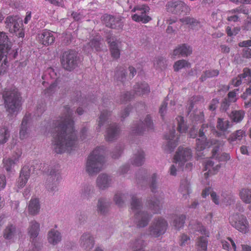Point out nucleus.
I'll return each mask as SVG.
<instances>
[{
  "mask_svg": "<svg viewBox=\"0 0 251 251\" xmlns=\"http://www.w3.org/2000/svg\"><path fill=\"white\" fill-rule=\"evenodd\" d=\"M231 226L240 232L246 233L249 231V224L245 216L239 214H233L229 217Z\"/></svg>",
  "mask_w": 251,
  "mask_h": 251,
  "instance_id": "9d476101",
  "label": "nucleus"
},
{
  "mask_svg": "<svg viewBox=\"0 0 251 251\" xmlns=\"http://www.w3.org/2000/svg\"><path fill=\"white\" fill-rule=\"evenodd\" d=\"M39 39L40 43L45 46H49L54 41V37L52 32L47 30H43L39 34Z\"/></svg>",
  "mask_w": 251,
  "mask_h": 251,
  "instance_id": "cd10ccee",
  "label": "nucleus"
},
{
  "mask_svg": "<svg viewBox=\"0 0 251 251\" xmlns=\"http://www.w3.org/2000/svg\"><path fill=\"white\" fill-rule=\"evenodd\" d=\"M10 135V131L6 126H3L0 129V144L5 143L9 139Z\"/></svg>",
  "mask_w": 251,
  "mask_h": 251,
  "instance_id": "c03bdc74",
  "label": "nucleus"
},
{
  "mask_svg": "<svg viewBox=\"0 0 251 251\" xmlns=\"http://www.w3.org/2000/svg\"><path fill=\"white\" fill-rule=\"evenodd\" d=\"M21 154V151L18 150L12 158H5L3 159V166L7 172L11 171L12 168L18 162Z\"/></svg>",
  "mask_w": 251,
  "mask_h": 251,
  "instance_id": "b1692460",
  "label": "nucleus"
},
{
  "mask_svg": "<svg viewBox=\"0 0 251 251\" xmlns=\"http://www.w3.org/2000/svg\"><path fill=\"white\" fill-rule=\"evenodd\" d=\"M192 156L191 149L183 147H179L176 152L174 160L175 163L181 162L184 164L189 160Z\"/></svg>",
  "mask_w": 251,
  "mask_h": 251,
  "instance_id": "dca6fc26",
  "label": "nucleus"
},
{
  "mask_svg": "<svg viewBox=\"0 0 251 251\" xmlns=\"http://www.w3.org/2000/svg\"><path fill=\"white\" fill-rule=\"evenodd\" d=\"M251 82V70L246 68L243 70V73L238 75L232 80V83L235 87L242 84H248Z\"/></svg>",
  "mask_w": 251,
  "mask_h": 251,
  "instance_id": "f3484780",
  "label": "nucleus"
},
{
  "mask_svg": "<svg viewBox=\"0 0 251 251\" xmlns=\"http://www.w3.org/2000/svg\"><path fill=\"white\" fill-rule=\"evenodd\" d=\"M6 27L11 33H15L18 37L23 38L25 34L23 29L22 19L17 16H8L6 18Z\"/></svg>",
  "mask_w": 251,
  "mask_h": 251,
  "instance_id": "6e6552de",
  "label": "nucleus"
},
{
  "mask_svg": "<svg viewBox=\"0 0 251 251\" xmlns=\"http://www.w3.org/2000/svg\"><path fill=\"white\" fill-rule=\"evenodd\" d=\"M227 13L229 15L227 18V20L229 22H236L240 19V17L238 16L239 14L243 13L247 15L249 12L248 9L246 8L245 6H240L229 10Z\"/></svg>",
  "mask_w": 251,
  "mask_h": 251,
  "instance_id": "4be33fe9",
  "label": "nucleus"
},
{
  "mask_svg": "<svg viewBox=\"0 0 251 251\" xmlns=\"http://www.w3.org/2000/svg\"><path fill=\"white\" fill-rule=\"evenodd\" d=\"M210 194L211 199L216 204H219V201L218 197L215 192L212 191V189L211 187L206 188L201 193V196L203 198H206L207 196Z\"/></svg>",
  "mask_w": 251,
  "mask_h": 251,
  "instance_id": "37998d69",
  "label": "nucleus"
},
{
  "mask_svg": "<svg viewBox=\"0 0 251 251\" xmlns=\"http://www.w3.org/2000/svg\"><path fill=\"white\" fill-rule=\"evenodd\" d=\"M230 102H231L229 101L227 98H225L221 103L220 107L221 110L223 111H226L230 105Z\"/></svg>",
  "mask_w": 251,
  "mask_h": 251,
  "instance_id": "338daca9",
  "label": "nucleus"
},
{
  "mask_svg": "<svg viewBox=\"0 0 251 251\" xmlns=\"http://www.w3.org/2000/svg\"><path fill=\"white\" fill-rule=\"evenodd\" d=\"M101 20L107 27L121 29L123 27V24L120 17H115L112 15L105 14L101 17Z\"/></svg>",
  "mask_w": 251,
  "mask_h": 251,
  "instance_id": "2eb2a0df",
  "label": "nucleus"
},
{
  "mask_svg": "<svg viewBox=\"0 0 251 251\" xmlns=\"http://www.w3.org/2000/svg\"><path fill=\"white\" fill-rule=\"evenodd\" d=\"M168 227V223L164 219L160 218L155 220L150 228V234L154 237H157L163 234Z\"/></svg>",
  "mask_w": 251,
  "mask_h": 251,
  "instance_id": "f8f14e48",
  "label": "nucleus"
},
{
  "mask_svg": "<svg viewBox=\"0 0 251 251\" xmlns=\"http://www.w3.org/2000/svg\"><path fill=\"white\" fill-rule=\"evenodd\" d=\"M219 146H215L212 151V158H215L219 162L220 161H226L230 159V155L229 154L226 153H223L220 155L218 153L219 151Z\"/></svg>",
  "mask_w": 251,
  "mask_h": 251,
  "instance_id": "f704fd0d",
  "label": "nucleus"
},
{
  "mask_svg": "<svg viewBox=\"0 0 251 251\" xmlns=\"http://www.w3.org/2000/svg\"><path fill=\"white\" fill-rule=\"evenodd\" d=\"M40 204L38 199H31L29 201L28 206V211L29 214L32 215H37L40 211Z\"/></svg>",
  "mask_w": 251,
  "mask_h": 251,
  "instance_id": "72a5a7b5",
  "label": "nucleus"
},
{
  "mask_svg": "<svg viewBox=\"0 0 251 251\" xmlns=\"http://www.w3.org/2000/svg\"><path fill=\"white\" fill-rule=\"evenodd\" d=\"M16 57H12L7 53H0V75L4 74L7 71L8 65V59H12Z\"/></svg>",
  "mask_w": 251,
  "mask_h": 251,
  "instance_id": "473e14b6",
  "label": "nucleus"
},
{
  "mask_svg": "<svg viewBox=\"0 0 251 251\" xmlns=\"http://www.w3.org/2000/svg\"><path fill=\"white\" fill-rule=\"evenodd\" d=\"M226 239L229 242H228L226 240H222L221 244L222 245L223 249L229 251L230 249V243L231 244L232 247L234 251H236V246L234 241L230 238L227 237Z\"/></svg>",
  "mask_w": 251,
  "mask_h": 251,
  "instance_id": "3c124183",
  "label": "nucleus"
},
{
  "mask_svg": "<svg viewBox=\"0 0 251 251\" xmlns=\"http://www.w3.org/2000/svg\"><path fill=\"white\" fill-rule=\"evenodd\" d=\"M245 135V132L242 130H237L235 132L231 133L227 138V141L229 143L232 144L236 141H240Z\"/></svg>",
  "mask_w": 251,
  "mask_h": 251,
  "instance_id": "79ce46f5",
  "label": "nucleus"
},
{
  "mask_svg": "<svg viewBox=\"0 0 251 251\" xmlns=\"http://www.w3.org/2000/svg\"><path fill=\"white\" fill-rule=\"evenodd\" d=\"M80 244L86 250H90L93 248L94 240L89 233L83 234L80 239Z\"/></svg>",
  "mask_w": 251,
  "mask_h": 251,
  "instance_id": "7c9ffc66",
  "label": "nucleus"
},
{
  "mask_svg": "<svg viewBox=\"0 0 251 251\" xmlns=\"http://www.w3.org/2000/svg\"><path fill=\"white\" fill-rule=\"evenodd\" d=\"M40 231V225L35 221H32L29 224L27 228V233L30 237V239L32 242L38 236Z\"/></svg>",
  "mask_w": 251,
  "mask_h": 251,
  "instance_id": "bb28decb",
  "label": "nucleus"
},
{
  "mask_svg": "<svg viewBox=\"0 0 251 251\" xmlns=\"http://www.w3.org/2000/svg\"><path fill=\"white\" fill-rule=\"evenodd\" d=\"M180 21L184 24L189 25L192 27L200 24V23L196 19L189 17L181 19Z\"/></svg>",
  "mask_w": 251,
  "mask_h": 251,
  "instance_id": "13d9d810",
  "label": "nucleus"
},
{
  "mask_svg": "<svg viewBox=\"0 0 251 251\" xmlns=\"http://www.w3.org/2000/svg\"><path fill=\"white\" fill-rule=\"evenodd\" d=\"M185 67L190 68V64L187 61L183 59L176 61L174 65L175 72H178L179 70Z\"/></svg>",
  "mask_w": 251,
  "mask_h": 251,
  "instance_id": "8fccbe9b",
  "label": "nucleus"
},
{
  "mask_svg": "<svg viewBox=\"0 0 251 251\" xmlns=\"http://www.w3.org/2000/svg\"><path fill=\"white\" fill-rule=\"evenodd\" d=\"M245 116V112L243 110H234L230 115V119L234 123H239L242 121Z\"/></svg>",
  "mask_w": 251,
  "mask_h": 251,
  "instance_id": "a19ab883",
  "label": "nucleus"
},
{
  "mask_svg": "<svg viewBox=\"0 0 251 251\" xmlns=\"http://www.w3.org/2000/svg\"><path fill=\"white\" fill-rule=\"evenodd\" d=\"M124 195L121 193H116L114 197V201L115 203L119 206H121L124 203V201L122 198L124 197Z\"/></svg>",
  "mask_w": 251,
  "mask_h": 251,
  "instance_id": "0e129e2a",
  "label": "nucleus"
},
{
  "mask_svg": "<svg viewBox=\"0 0 251 251\" xmlns=\"http://www.w3.org/2000/svg\"><path fill=\"white\" fill-rule=\"evenodd\" d=\"M110 115V112L106 110H103L101 112V114L99 117V127L100 128L103 125L104 123L108 119L109 116Z\"/></svg>",
  "mask_w": 251,
  "mask_h": 251,
  "instance_id": "6e6d98bb",
  "label": "nucleus"
},
{
  "mask_svg": "<svg viewBox=\"0 0 251 251\" xmlns=\"http://www.w3.org/2000/svg\"><path fill=\"white\" fill-rule=\"evenodd\" d=\"M110 181L111 179L108 176L105 174H101L97 178V185L100 189H103L108 187Z\"/></svg>",
  "mask_w": 251,
  "mask_h": 251,
  "instance_id": "e433bc0d",
  "label": "nucleus"
},
{
  "mask_svg": "<svg viewBox=\"0 0 251 251\" xmlns=\"http://www.w3.org/2000/svg\"><path fill=\"white\" fill-rule=\"evenodd\" d=\"M73 115L69 107L64 106V152L68 153L75 150L76 142Z\"/></svg>",
  "mask_w": 251,
  "mask_h": 251,
  "instance_id": "f257e3e1",
  "label": "nucleus"
},
{
  "mask_svg": "<svg viewBox=\"0 0 251 251\" xmlns=\"http://www.w3.org/2000/svg\"><path fill=\"white\" fill-rule=\"evenodd\" d=\"M175 129L173 127L172 130L170 131L169 135L167 134L164 136L165 139L168 141L167 144L165 146L164 149L169 152H172L174 149L177 146L178 142V137L175 135Z\"/></svg>",
  "mask_w": 251,
  "mask_h": 251,
  "instance_id": "a211bd4d",
  "label": "nucleus"
},
{
  "mask_svg": "<svg viewBox=\"0 0 251 251\" xmlns=\"http://www.w3.org/2000/svg\"><path fill=\"white\" fill-rule=\"evenodd\" d=\"M98 210L100 214H104L107 210V204L103 199H100L98 201Z\"/></svg>",
  "mask_w": 251,
  "mask_h": 251,
  "instance_id": "bf43d9fd",
  "label": "nucleus"
},
{
  "mask_svg": "<svg viewBox=\"0 0 251 251\" xmlns=\"http://www.w3.org/2000/svg\"><path fill=\"white\" fill-rule=\"evenodd\" d=\"M59 79H56L54 83L51 84L49 88L45 90V94H48L49 95L52 94L55 91L57 90L58 85Z\"/></svg>",
  "mask_w": 251,
  "mask_h": 251,
  "instance_id": "052dcab7",
  "label": "nucleus"
},
{
  "mask_svg": "<svg viewBox=\"0 0 251 251\" xmlns=\"http://www.w3.org/2000/svg\"><path fill=\"white\" fill-rule=\"evenodd\" d=\"M148 204L150 208L153 211V213H157L159 211L160 209V202L159 200L156 199L153 200H150L148 201Z\"/></svg>",
  "mask_w": 251,
  "mask_h": 251,
  "instance_id": "603ef678",
  "label": "nucleus"
},
{
  "mask_svg": "<svg viewBox=\"0 0 251 251\" xmlns=\"http://www.w3.org/2000/svg\"><path fill=\"white\" fill-rule=\"evenodd\" d=\"M150 8L146 4L138 5L134 7L131 10L132 12H136L132 15V20L136 22H141L143 24H147L151 20V18L148 15Z\"/></svg>",
  "mask_w": 251,
  "mask_h": 251,
  "instance_id": "1a4fd4ad",
  "label": "nucleus"
},
{
  "mask_svg": "<svg viewBox=\"0 0 251 251\" xmlns=\"http://www.w3.org/2000/svg\"><path fill=\"white\" fill-rule=\"evenodd\" d=\"M103 153V148L98 147L88 156L86 165V170L90 175L99 173L103 168L104 163Z\"/></svg>",
  "mask_w": 251,
  "mask_h": 251,
  "instance_id": "7ed1b4c3",
  "label": "nucleus"
},
{
  "mask_svg": "<svg viewBox=\"0 0 251 251\" xmlns=\"http://www.w3.org/2000/svg\"><path fill=\"white\" fill-rule=\"evenodd\" d=\"M60 167L61 166L58 165L54 166L53 168L51 170L50 173V176H56L57 180L59 179L58 175L60 174V173L61 172V171L59 170Z\"/></svg>",
  "mask_w": 251,
  "mask_h": 251,
  "instance_id": "69168bd1",
  "label": "nucleus"
},
{
  "mask_svg": "<svg viewBox=\"0 0 251 251\" xmlns=\"http://www.w3.org/2000/svg\"><path fill=\"white\" fill-rule=\"evenodd\" d=\"M189 227L196 231L199 232L205 236L198 237L195 242V249L197 251H207L208 244V237L209 236V232L200 222H197L195 224H190Z\"/></svg>",
  "mask_w": 251,
  "mask_h": 251,
  "instance_id": "39448f33",
  "label": "nucleus"
},
{
  "mask_svg": "<svg viewBox=\"0 0 251 251\" xmlns=\"http://www.w3.org/2000/svg\"><path fill=\"white\" fill-rule=\"evenodd\" d=\"M191 48L185 44L178 46L173 51L172 55L174 57L181 55L182 56H187L192 53Z\"/></svg>",
  "mask_w": 251,
  "mask_h": 251,
  "instance_id": "c85d7f7f",
  "label": "nucleus"
},
{
  "mask_svg": "<svg viewBox=\"0 0 251 251\" xmlns=\"http://www.w3.org/2000/svg\"><path fill=\"white\" fill-rule=\"evenodd\" d=\"M208 128L207 124H203L199 130V138L196 140V149L197 151H201L204 150L207 146L209 145L207 138L204 135V130L205 128Z\"/></svg>",
  "mask_w": 251,
  "mask_h": 251,
  "instance_id": "6ab92c4d",
  "label": "nucleus"
},
{
  "mask_svg": "<svg viewBox=\"0 0 251 251\" xmlns=\"http://www.w3.org/2000/svg\"><path fill=\"white\" fill-rule=\"evenodd\" d=\"M65 69L69 71L75 69L77 65V53L74 50H70L66 54Z\"/></svg>",
  "mask_w": 251,
  "mask_h": 251,
  "instance_id": "5701e85b",
  "label": "nucleus"
},
{
  "mask_svg": "<svg viewBox=\"0 0 251 251\" xmlns=\"http://www.w3.org/2000/svg\"><path fill=\"white\" fill-rule=\"evenodd\" d=\"M167 11L174 14H181L190 11L189 6L182 0H170L166 5Z\"/></svg>",
  "mask_w": 251,
  "mask_h": 251,
  "instance_id": "9b49d317",
  "label": "nucleus"
},
{
  "mask_svg": "<svg viewBox=\"0 0 251 251\" xmlns=\"http://www.w3.org/2000/svg\"><path fill=\"white\" fill-rule=\"evenodd\" d=\"M191 238L186 234H182L179 238L178 244L181 247H185L190 244Z\"/></svg>",
  "mask_w": 251,
  "mask_h": 251,
  "instance_id": "4d7b16f0",
  "label": "nucleus"
},
{
  "mask_svg": "<svg viewBox=\"0 0 251 251\" xmlns=\"http://www.w3.org/2000/svg\"><path fill=\"white\" fill-rule=\"evenodd\" d=\"M0 53H7L12 57L17 55V52L11 49L8 37L3 32H0Z\"/></svg>",
  "mask_w": 251,
  "mask_h": 251,
  "instance_id": "ddd939ff",
  "label": "nucleus"
},
{
  "mask_svg": "<svg viewBox=\"0 0 251 251\" xmlns=\"http://www.w3.org/2000/svg\"><path fill=\"white\" fill-rule=\"evenodd\" d=\"M219 74V72L218 70H207L201 76L200 79L201 81H203L207 78L212 77L218 75Z\"/></svg>",
  "mask_w": 251,
  "mask_h": 251,
  "instance_id": "864d4df0",
  "label": "nucleus"
},
{
  "mask_svg": "<svg viewBox=\"0 0 251 251\" xmlns=\"http://www.w3.org/2000/svg\"><path fill=\"white\" fill-rule=\"evenodd\" d=\"M5 107L12 114H17L21 110V97L17 89L5 90L3 93Z\"/></svg>",
  "mask_w": 251,
  "mask_h": 251,
  "instance_id": "20e7f679",
  "label": "nucleus"
},
{
  "mask_svg": "<svg viewBox=\"0 0 251 251\" xmlns=\"http://www.w3.org/2000/svg\"><path fill=\"white\" fill-rule=\"evenodd\" d=\"M61 237L60 232L55 229H50L47 235V239L49 243L53 245L60 242Z\"/></svg>",
  "mask_w": 251,
  "mask_h": 251,
  "instance_id": "c756f323",
  "label": "nucleus"
},
{
  "mask_svg": "<svg viewBox=\"0 0 251 251\" xmlns=\"http://www.w3.org/2000/svg\"><path fill=\"white\" fill-rule=\"evenodd\" d=\"M176 120L177 122V130L181 133H185L188 129V127L184 122V118L182 116H177Z\"/></svg>",
  "mask_w": 251,
  "mask_h": 251,
  "instance_id": "49530a36",
  "label": "nucleus"
},
{
  "mask_svg": "<svg viewBox=\"0 0 251 251\" xmlns=\"http://www.w3.org/2000/svg\"><path fill=\"white\" fill-rule=\"evenodd\" d=\"M21 231L12 224H8L3 230V237L7 240L14 241L20 237Z\"/></svg>",
  "mask_w": 251,
  "mask_h": 251,
  "instance_id": "aec40b11",
  "label": "nucleus"
},
{
  "mask_svg": "<svg viewBox=\"0 0 251 251\" xmlns=\"http://www.w3.org/2000/svg\"><path fill=\"white\" fill-rule=\"evenodd\" d=\"M179 191L183 197H187L191 193L190 184L186 179L181 180Z\"/></svg>",
  "mask_w": 251,
  "mask_h": 251,
  "instance_id": "a18cd8bd",
  "label": "nucleus"
},
{
  "mask_svg": "<svg viewBox=\"0 0 251 251\" xmlns=\"http://www.w3.org/2000/svg\"><path fill=\"white\" fill-rule=\"evenodd\" d=\"M115 77L122 82H124L126 78V70L124 68H120L115 73Z\"/></svg>",
  "mask_w": 251,
  "mask_h": 251,
  "instance_id": "680f3d73",
  "label": "nucleus"
},
{
  "mask_svg": "<svg viewBox=\"0 0 251 251\" xmlns=\"http://www.w3.org/2000/svg\"><path fill=\"white\" fill-rule=\"evenodd\" d=\"M31 120V115L26 114L24 116L20 131V137L21 139L26 138L30 134V124Z\"/></svg>",
  "mask_w": 251,
  "mask_h": 251,
  "instance_id": "412c9836",
  "label": "nucleus"
},
{
  "mask_svg": "<svg viewBox=\"0 0 251 251\" xmlns=\"http://www.w3.org/2000/svg\"><path fill=\"white\" fill-rule=\"evenodd\" d=\"M239 196L242 201L247 204L251 203V189L243 188L240 192Z\"/></svg>",
  "mask_w": 251,
  "mask_h": 251,
  "instance_id": "ea45409f",
  "label": "nucleus"
},
{
  "mask_svg": "<svg viewBox=\"0 0 251 251\" xmlns=\"http://www.w3.org/2000/svg\"><path fill=\"white\" fill-rule=\"evenodd\" d=\"M186 216L184 215H181L179 216H176L173 222V225L177 229H179L184 226Z\"/></svg>",
  "mask_w": 251,
  "mask_h": 251,
  "instance_id": "de8ad7c7",
  "label": "nucleus"
},
{
  "mask_svg": "<svg viewBox=\"0 0 251 251\" xmlns=\"http://www.w3.org/2000/svg\"><path fill=\"white\" fill-rule=\"evenodd\" d=\"M219 103V100L217 99H213L209 105L208 109L211 111H214L217 108L218 105Z\"/></svg>",
  "mask_w": 251,
  "mask_h": 251,
  "instance_id": "774afa93",
  "label": "nucleus"
},
{
  "mask_svg": "<svg viewBox=\"0 0 251 251\" xmlns=\"http://www.w3.org/2000/svg\"><path fill=\"white\" fill-rule=\"evenodd\" d=\"M150 92V88L148 84L145 82L137 83L134 86L133 92H127L121 96V103L130 101L135 97V96H144Z\"/></svg>",
  "mask_w": 251,
  "mask_h": 251,
  "instance_id": "0eeeda50",
  "label": "nucleus"
},
{
  "mask_svg": "<svg viewBox=\"0 0 251 251\" xmlns=\"http://www.w3.org/2000/svg\"><path fill=\"white\" fill-rule=\"evenodd\" d=\"M221 166L218 164L214 166V163L210 159H208L204 162V171L207 172L204 174L205 178H207L209 176L217 174Z\"/></svg>",
  "mask_w": 251,
  "mask_h": 251,
  "instance_id": "393cba45",
  "label": "nucleus"
},
{
  "mask_svg": "<svg viewBox=\"0 0 251 251\" xmlns=\"http://www.w3.org/2000/svg\"><path fill=\"white\" fill-rule=\"evenodd\" d=\"M50 126L53 150L56 153L61 154L63 151V116L54 117Z\"/></svg>",
  "mask_w": 251,
  "mask_h": 251,
  "instance_id": "f03ea898",
  "label": "nucleus"
},
{
  "mask_svg": "<svg viewBox=\"0 0 251 251\" xmlns=\"http://www.w3.org/2000/svg\"><path fill=\"white\" fill-rule=\"evenodd\" d=\"M30 176L29 170L28 168L24 167L21 170L19 179V186L23 187L27 182Z\"/></svg>",
  "mask_w": 251,
  "mask_h": 251,
  "instance_id": "4c0bfd02",
  "label": "nucleus"
},
{
  "mask_svg": "<svg viewBox=\"0 0 251 251\" xmlns=\"http://www.w3.org/2000/svg\"><path fill=\"white\" fill-rule=\"evenodd\" d=\"M153 129V123L150 115H148L144 121H140V122L132 127V132L135 134H141L146 130Z\"/></svg>",
  "mask_w": 251,
  "mask_h": 251,
  "instance_id": "4468645a",
  "label": "nucleus"
},
{
  "mask_svg": "<svg viewBox=\"0 0 251 251\" xmlns=\"http://www.w3.org/2000/svg\"><path fill=\"white\" fill-rule=\"evenodd\" d=\"M239 91L238 89H234L233 91H230L228 93L227 96L229 101L231 102H235L237 100L236 94L237 92Z\"/></svg>",
  "mask_w": 251,
  "mask_h": 251,
  "instance_id": "e2e57ef3",
  "label": "nucleus"
},
{
  "mask_svg": "<svg viewBox=\"0 0 251 251\" xmlns=\"http://www.w3.org/2000/svg\"><path fill=\"white\" fill-rule=\"evenodd\" d=\"M154 67L156 69H163L166 67V60L162 57H158L153 60Z\"/></svg>",
  "mask_w": 251,
  "mask_h": 251,
  "instance_id": "09e8293b",
  "label": "nucleus"
},
{
  "mask_svg": "<svg viewBox=\"0 0 251 251\" xmlns=\"http://www.w3.org/2000/svg\"><path fill=\"white\" fill-rule=\"evenodd\" d=\"M230 127V122L223 118H219L217 119L216 127L221 134H225Z\"/></svg>",
  "mask_w": 251,
  "mask_h": 251,
  "instance_id": "c9c22d12",
  "label": "nucleus"
},
{
  "mask_svg": "<svg viewBox=\"0 0 251 251\" xmlns=\"http://www.w3.org/2000/svg\"><path fill=\"white\" fill-rule=\"evenodd\" d=\"M131 199V209L136 212L135 218L137 226L139 227H145L148 225L151 216L146 212L139 211L141 207V201L137 199L135 196H132Z\"/></svg>",
  "mask_w": 251,
  "mask_h": 251,
  "instance_id": "423d86ee",
  "label": "nucleus"
},
{
  "mask_svg": "<svg viewBox=\"0 0 251 251\" xmlns=\"http://www.w3.org/2000/svg\"><path fill=\"white\" fill-rule=\"evenodd\" d=\"M144 162V153L142 150H138L137 153L134 154L132 158V163L133 165L141 166Z\"/></svg>",
  "mask_w": 251,
  "mask_h": 251,
  "instance_id": "58836bf2",
  "label": "nucleus"
},
{
  "mask_svg": "<svg viewBox=\"0 0 251 251\" xmlns=\"http://www.w3.org/2000/svg\"><path fill=\"white\" fill-rule=\"evenodd\" d=\"M120 128L115 124H110L107 128L105 139L108 141H112L117 139L120 133Z\"/></svg>",
  "mask_w": 251,
  "mask_h": 251,
  "instance_id": "a878e982",
  "label": "nucleus"
},
{
  "mask_svg": "<svg viewBox=\"0 0 251 251\" xmlns=\"http://www.w3.org/2000/svg\"><path fill=\"white\" fill-rule=\"evenodd\" d=\"M101 39L100 36L96 37L95 38L91 40L89 44L92 49H95L96 51H99L100 50L101 43L100 41Z\"/></svg>",
  "mask_w": 251,
  "mask_h": 251,
  "instance_id": "5fc2aeb1",
  "label": "nucleus"
},
{
  "mask_svg": "<svg viewBox=\"0 0 251 251\" xmlns=\"http://www.w3.org/2000/svg\"><path fill=\"white\" fill-rule=\"evenodd\" d=\"M107 43L109 44V50L111 56L114 59H117L120 57V50L116 41H111L110 38H107Z\"/></svg>",
  "mask_w": 251,
  "mask_h": 251,
  "instance_id": "2f4dec72",
  "label": "nucleus"
}]
</instances>
